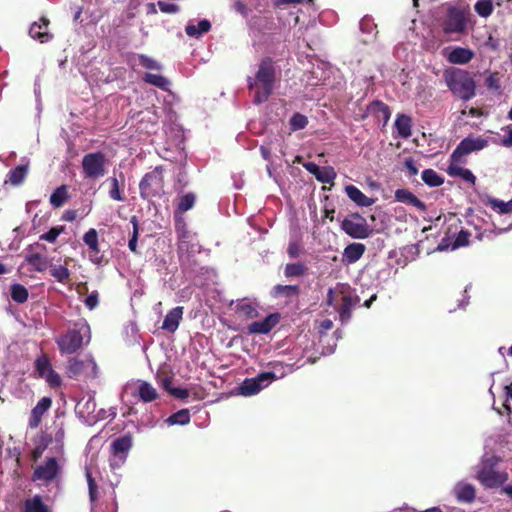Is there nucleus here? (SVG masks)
<instances>
[{
	"instance_id": "nucleus-15",
	"label": "nucleus",
	"mask_w": 512,
	"mask_h": 512,
	"mask_svg": "<svg viewBox=\"0 0 512 512\" xmlns=\"http://www.w3.org/2000/svg\"><path fill=\"white\" fill-rule=\"evenodd\" d=\"M442 54L448 62L458 65L469 63L475 55L471 49L464 47H447L443 49Z\"/></svg>"
},
{
	"instance_id": "nucleus-44",
	"label": "nucleus",
	"mask_w": 512,
	"mask_h": 512,
	"mask_svg": "<svg viewBox=\"0 0 512 512\" xmlns=\"http://www.w3.org/2000/svg\"><path fill=\"white\" fill-rule=\"evenodd\" d=\"M84 243L95 253L99 252L98 234L94 228L89 229L83 236Z\"/></svg>"
},
{
	"instance_id": "nucleus-8",
	"label": "nucleus",
	"mask_w": 512,
	"mask_h": 512,
	"mask_svg": "<svg viewBox=\"0 0 512 512\" xmlns=\"http://www.w3.org/2000/svg\"><path fill=\"white\" fill-rule=\"evenodd\" d=\"M469 24V11L458 7H451L447 11L442 28L444 33H463Z\"/></svg>"
},
{
	"instance_id": "nucleus-50",
	"label": "nucleus",
	"mask_w": 512,
	"mask_h": 512,
	"mask_svg": "<svg viewBox=\"0 0 512 512\" xmlns=\"http://www.w3.org/2000/svg\"><path fill=\"white\" fill-rule=\"evenodd\" d=\"M64 231V226H56L51 228L48 232L40 235V240L47 241L49 243H54L60 234Z\"/></svg>"
},
{
	"instance_id": "nucleus-30",
	"label": "nucleus",
	"mask_w": 512,
	"mask_h": 512,
	"mask_svg": "<svg viewBox=\"0 0 512 512\" xmlns=\"http://www.w3.org/2000/svg\"><path fill=\"white\" fill-rule=\"evenodd\" d=\"M96 402L92 396L82 398L76 405V412L83 418H95Z\"/></svg>"
},
{
	"instance_id": "nucleus-22",
	"label": "nucleus",
	"mask_w": 512,
	"mask_h": 512,
	"mask_svg": "<svg viewBox=\"0 0 512 512\" xmlns=\"http://www.w3.org/2000/svg\"><path fill=\"white\" fill-rule=\"evenodd\" d=\"M278 318L274 314H270L262 321H256L249 325L248 332L250 334H267L277 324Z\"/></svg>"
},
{
	"instance_id": "nucleus-3",
	"label": "nucleus",
	"mask_w": 512,
	"mask_h": 512,
	"mask_svg": "<svg viewBox=\"0 0 512 512\" xmlns=\"http://www.w3.org/2000/svg\"><path fill=\"white\" fill-rule=\"evenodd\" d=\"M91 338L90 326L84 320L75 324L73 329L56 339V343L62 354H73L82 347L84 343H89Z\"/></svg>"
},
{
	"instance_id": "nucleus-35",
	"label": "nucleus",
	"mask_w": 512,
	"mask_h": 512,
	"mask_svg": "<svg viewBox=\"0 0 512 512\" xmlns=\"http://www.w3.org/2000/svg\"><path fill=\"white\" fill-rule=\"evenodd\" d=\"M29 169V162L18 165L16 168L11 170L8 174L9 182L14 185H20L27 176Z\"/></svg>"
},
{
	"instance_id": "nucleus-14",
	"label": "nucleus",
	"mask_w": 512,
	"mask_h": 512,
	"mask_svg": "<svg viewBox=\"0 0 512 512\" xmlns=\"http://www.w3.org/2000/svg\"><path fill=\"white\" fill-rule=\"evenodd\" d=\"M36 370L39 374V376L51 386V387H57L61 384V378L58 373H56L48 358L46 356H41L37 358L36 360Z\"/></svg>"
},
{
	"instance_id": "nucleus-61",
	"label": "nucleus",
	"mask_w": 512,
	"mask_h": 512,
	"mask_svg": "<svg viewBox=\"0 0 512 512\" xmlns=\"http://www.w3.org/2000/svg\"><path fill=\"white\" fill-rule=\"evenodd\" d=\"M85 305L90 309H94L98 305V293L92 292L85 299Z\"/></svg>"
},
{
	"instance_id": "nucleus-48",
	"label": "nucleus",
	"mask_w": 512,
	"mask_h": 512,
	"mask_svg": "<svg viewBox=\"0 0 512 512\" xmlns=\"http://www.w3.org/2000/svg\"><path fill=\"white\" fill-rule=\"evenodd\" d=\"M308 124V119L305 115L295 113L290 119V129L297 131L304 129Z\"/></svg>"
},
{
	"instance_id": "nucleus-17",
	"label": "nucleus",
	"mask_w": 512,
	"mask_h": 512,
	"mask_svg": "<svg viewBox=\"0 0 512 512\" xmlns=\"http://www.w3.org/2000/svg\"><path fill=\"white\" fill-rule=\"evenodd\" d=\"M303 167L321 183L332 184L336 178V172L330 166L320 167L313 162H306Z\"/></svg>"
},
{
	"instance_id": "nucleus-9",
	"label": "nucleus",
	"mask_w": 512,
	"mask_h": 512,
	"mask_svg": "<svg viewBox=\"0 0 512 512\" xmlns=\"http://www.w3.org/2000/svg\"><path fill=\"white\" fill-rule=\"evenodd\" d=\"M162 168L156 167L151 172L145 174L139 184L140 195L143 199H149L160 194L163 190Z\"/></svg>"
},
{
	"instance_id": "nucleus-7",
	"label": "nucleus",
	"mask_w": 512,
	"mask_h": 512,
	"mask_svg": "<svg viewBox=\"0 0 512 512\" xmlns=\"http://www.w3.org/2000/svg\"><path fill=\"white\" fill-rule=\"evenodd\" d=\"M83 177L90 180H97L107 173V159L101 152H93L84 155L82 159Z\"/></svg>"
},
{
	"instance_id": "nucleus-62",
	"label": "nucleus",
	"mask_w": 512,
	"mask_h": 512,
	"mask_svg": "<svg viewBox=\"0 0 512 512\" xmlns=\"http://www.w3.org/2000/svg\"><path fill=\"white\" fill-rule=\"evenodd\" d=\"M503 130H506L508 132V135L501 140V144L504 147L510 148L512 147V128L510 126H507Z\"/></svg>"
},
{
	"instance_id": "nucleus-56",
	"label": "nucleus",
	"mask_w": 512,
	"mask_h": 512,
	"mask_svg": "<svg viewBox=\"0 0 512 512\" xmlns=\"http://www.w3.org/2000/svg\"><path fill=\"white\" fill-rule=\"evenodd\" d=\"M110 182H111V189L109 191V196L113 199V200H116V201H123V197L120 193V189H119V182H118V179L115 178V177H112L110 179Z\"/></svg>"
},
{
	"instance_id": "nucleus-40",
	"label": "nucleus",
	"mask_w": 512,
	"mask_h": 512,
	"mask_svg": "<svg viewBox=\"0 0 512 512\" xmlns=\"http://www.w3.org/2000/svg\"><path fill=\"white\" fill-rule=\"evenodd\" d=\"M11 298L16 303H24L27 301L29 293L26 287L21 284L15 283L10 288Z\"/></svg>"
},
{
	"instance_id": "nucleus-39",
	"label": "nucleus",
	"mask_w": 512,
	"mask_h": 512,
	"mask_svg": "<svg viewBox=\"0 0 512 512\" xmlns=\"http://www.w3.org/2000/svg\"><path fill=\"white\" fill-rule=\"evenodd\" d=\"M190 422V412L188 409H182L166 419V423L172 425H185Z\"/></svg>"
},
{
	"instance_id": "nucleus-5",
	"label": "nucleus",
	"mask_w": 512,
	"mask_h": 512,
	"mask_svg": "<svg viewBox=\"0 0 512 512\" xmlns=\"http://www.w3.org/2000/svg\"><path fill=\"white\" fill-rule=\"evenodd\" d=\"M498 458L494 455H485L476 470L477 480L486 488H493L502 485L507 481L508 475L494 469Z\"/></svg>"
},
{
	"instance_id": "nucleus-51",
	"label": "nucleus",
	"mask_w": 512,
	"mask_h": 512,
	"mask_svg": "<svg viewBox=\"0 0 512 512\" xmlns=\"http://www.w3.org/2000/svg\"><path fill=\"white\" fill-rule=\"evenodd\" d=\"M139 65L143 66L146 69L149 70H160L161 65L154 59L145 56V55H138L137 56Z\"/></svg>"
},
{
	"instance_id": "nucleus-58",
	"label": "nucleus",
	"mask_w": 512,
	"mask_h": 512,
	"mask_svg": "<svg viewBox=\"0 0 512 512\" xmlns=\"http://www.w3.org/2000/svg\"><path fill=\"white\" fill-rule=\"evenodd\" d=\"M131 222L133 223V235L129 240L128 247L132 252L137 250V236H138V225L135 217H132Z\"/></svg>"
},
{
	"instance_id": "nucleus-64",
	"label": "nucleus",
	"mask_w": 512,
	"mask_h": 512,
	"mask_svg": "<svg viewBox=\"0 0 512 512\" xmlns=\"http://www.w3.org/2000/svg\"><path fill=\"white\" fill-rule=\"evenodd\" d=\"M333 327V322L330 319H325L320 322L319 324V332L320 334H323L329 330H331Z\"/></svg>"
},
{
	"instance_id": "nucleus-19",
	"label": "nucleus",
	"mask_w": 512,
	"mask_h": 512,
	"mask_svg": "<svg viewBox=\"0 0 512 512\" xmlns=\"http://www.w3.org/2000/svg\"><path fill=\"white\" fill-rule=\"evenodd\" d=\"M342 229L345 231L346 234L350 235L353 238L363 239L368 236L367 225L362 219L358 221L345 219L342 222Z\"/></svg>"
},
{
	"instance_id": "nucleus-52",
	"label": "nucleus",
	"mask_w": 512,
	"mask_h": 512,
	"mask_svg": "<svg viewBox=\"0 0 512 512\" xmlns=\"http://www.w3.org/2000/svg\"><path fill=\"white\" fill-rule=\"evenodd\" d=\"M360 29L363 33L374 35L376 25L370 16H364L360 21Z\"/></svg>"
},
{
	"instance_id": "nucleus-60",
	"label": "nucleus",
	"mask_w": 512,
	"mask_h": 512,
	"mask_svg": "<svg viewBox=\"0 0 512 512\" xmlns=\"http://www.w3.org/2000/svg\"><path fill=\"white\" fill-rule=\"evenodd\" d=\"M486 86L492 90L500 89V82L496 74H490L485 81Z\"/></svg>"
},
{
	"instance_id": "nucleus-6",
	"label": "nucleus",
	"mask_w": 512,
	"mask_h": 512,
	"mask_svg": "<svg viewBox=\"0 0 512 512\" xmlns=\"http://www.w3.org/2000/svg\"><path fill=\"white\" fill-rule=\"evenodd\" d=\"M487 204L495 212L494 216H491L494 232L501 234L508 232L512 229V199L508 202L489 197Z\"/></svg>"
},
{
	"instance_id": "nucleus-53",
	"label": "nucleus",
	"mask_w": 512,
	"mask_h": 512,
	"mask_svg": "<svg viewBox=\"0 0 512 512\" xmlns=\"http://www.w3.org/2000/svg\"><path fill=\"white\" fill-rule=\"evenodd\" d=\"M303 252V247L301 243L297 239H291L288 248L287 253L290 258H297L301 255Z\"/></svg>"
},
{
	"instance_id": "nucleus-13",
	"label": "nucleus",
	"mask_w": 512,
	"mask_h": 512,
	"mask_svg": "<svg viewBox=\"0 0 512 512\" xmlns=\"http://www.w3.org/2000/svg\"><path fill=\"white\" fill-rule=\"evenodd\" d=\"M489 140L483 137H467L464 138L451 154L453 161H461V159L476 151H480L487 147Z\"/></svg>"
},
{
	"instance_id": "nucleus-23",
	"label": "nucleus",
	"mask_w": 512,
	"mask_h": 512,
	"mask_svg": "<svg viewBox=\"0 0 512 512\" xmlns=\"http://www.w3.org/2000/svg\"><path fill=\"white\" fill-rule=\"evenodd\" d=\"M460 161H453L451 158V163L448 166L447 172L451 177H459L463 181L474 185L476 182V177L474 174L467 168L462 167Z\"/></svg>"
},
{
	"instance_id": "nucleus-4",
	"label": "nucleus",
	"mask_w": 512,
	"mask_h": 512,
	"mask_svg": "<svg viewBox=\"0 0 512 512\" xmlns=\"http://www.w3.org/2000/svg\"><path fill=\"white\" fill-rule=\"evenodd\" d=\"M443 78L452 93L461 99L469 100L475 95V82L466 71L449 68L444 71Z\"/></svg>"
},
{
	"instance_id": "nucleus-1",
	"label": "nucleus",
	"mask_w": 512,
	"mask_h": 512,
	"mask_svg": "<svg viewBox=\"0 0 512 512\" xmlns=\"http://www.w3.org/2000/svg\"><path fill=\"white\" fill-rule=\"evenodd\" d=\"M359 300L355 291L348 284L344 283H338L330 288L327 293V304L338 311L342 323L350 320L352 309Z\"/></svg>"
},
{
	"instance_id": "nucleus-57",
	"label": "nucleus",
	"mask_w": 512,
	"mask_h": 512,
	"mask_svg": "<svg viewBox=\"0 0 512 512\" xmlns=\"http://www.w3.org/2000/svg\"><path fill=\"white\" fill-rule=\"evenodd\" d=\"M127 456L122 454L113 453L110 458V467L115 470L120 468L126 461Z\"/></svg>"
},
{
	"instance_id": "nucleus-54",
	"label": "nucleus",
	"mask_w": 512,
	"mask_h": 512,
	"mask_svg": "<svg viewBox=\"0 0 512 512\" xmlns=\"http://www.w3.org/2000/svg\"><path fill=\"white\" fill-rule=\"evenodd\" d=\"M87 483H88V489H89V498L92 503H94L97 499V485L92 478V475L88 468H86L85 471Z\"/></svg>"
},
{
	"instance_id": "nucleus-2",
	"label": "nucleus",
	"mask_w": 512,
	"mask_h": 512,
	"mask_svg": "<svg viewBox=\"0 0 512 512\" xmlns=\"http://www.w3.org/2000/svg\"><path fill=\"white\" fill-rule=\"evenodd\" d=\"M275 71L269 60L260 63L255 78H248V86L254 91V102H265L274 89Z\"/></svg>"
},
{
	"instance_id": "nucleus-47",
	"label": "nucleus",
	"mask_w": 512,
	"mask_h": 512,
	"mask_svg": "<svg viewBox=\"0 0 512 512\" xmlns=\"http://www.w3.org/2000/svg\"><path fill=\"white\" fill-rule=\"evenodd\" d=\"M195 204V195L193 193H187L183 195L178 202L177 210L181 213L190 210Z\"/></svg>"
},
{
	"instance_id": "nucleus-49",
	"label": "nucleus",
	"mask_w": 512,
	"mask_h": 512,
	"mask_svg": "<svg viewBox=\"0 0 512 512\" xmlns=\"http://www.w3.org/2000/svg\"><path fill=\"white\" fill-rule=\"evenodd\" d=\"M97 375V364L91 356L84 358V376L94 378Z\"/></svg>"
},
{
	"instance_id": "nucleus-37",
	"label": "nucleus",
	"mask_w": 512,
	"mask_h": 512,
	"mask_svg": "<svg viewBox=\"0 0 512 512\" xmlns=\"http://www.w3.org/2000/svg\"><path fill=\"white\" fill-rule=\"evenodd\" d=\"M144 82L156 86L164 91H167L170 86V81L159 74L146 73L143 76Z\"/></svg>"
},
{
	"instance_id": "nucleus-55",
	"label": "nucleus",
	"mask_w": 512,
	"mask_h": 512,
	"mask_svg": "<svg viewBox=\"0 0 512 512\" xmlns=\"http://www.w3.org/2000/svg\"><path fill=\"white\" fill-rule=\"evenodd\" d=\"M297 291L298 287L293 285H277L274 287L275 296L295 294Z\"/></svg>"
},
{
	"instance_id": "nucleus-11",
	"label": "nucleus",
	"mask_w": 512,
	"mask_h": 512,
	"mask_svg": "<svg viewBox=\"0 0 512 512\" xmlns=\"http://www.w3.org/2000/svg\"><path fill=\"white\" fill-rule=\"evenodd\" d=\"M131 395L138 397L142 402H151L158 397L156 389L148 382L135 380L127 383L124 388L123 397Z\"/></svg>"
},
{
	"instance_id": "nucleus-18",
	"label": "nucleus",
	"mask_w": 512,
	"mask_h": 512,
	"mask_svg": "<svg viewBox=\"0 0 512 512\" xmlns=\"http://www.w3.org/2000/svg\"><path fill=\"white\" fill-rule=\"evenodd\" d=\"M470 234L467 231L461 230L454 240L449 237L443 238L437 246L438 251L456 250L460 247L467 246L469 243Z\"/></svg>"
},
{
	"instance_id": "nucleus-12",
	"label": "nucleus",
	"mask_w": 512,
	"mask_h": 512,
	"mask_svg": "<svg viewBox=\"0 0 512 512\" xmlns=\"http://www.w3.org/2000/svg\"><path fill=\"white\" fill-rule=\"evenodd\" d=\"M276 378L273 372H264L254 378L246 379L240 385L239 393L243 396L255 395L270 385Z\"/></svg>"
},
{
	"instance_id": "nucleus-10",
	"label": "nucleus",
	"mask_w": 512,
	"mask_h": 512,
	"mask_svg": "<svg viewBox=\"0 0 512 512\" xmlns=\"http://www.w3.org/2000/svg\"><path fill=\"white\" fill-rule=\"evenodd\" d=\"M61 472L59 461L54 458H48L44 463L38 465L32 475V480L39 485H47L56 480Z\"/></svg>"
},
{
	"instance_id": "nucleus-36",
	"label": "nucleus",
	"mask_w": 512,
	"mask_h": 512,
	"mask_svg": "<svg viewBox=\"0 0 512 512\" xmlns=\"http://www.w3.org/2000/svg\"><path fill=\"white\" fill-rule=\"evenodd\" d=\"M24 512H50V509L44 504L41 496L35 495L25 501Z\"/></svg>"
},
{
	"instance_id": "nucleus-42",
	"label": "nucleus",
	"mask_w": 512,
	"mask_h": 512,
	"mask_svg": "<svg viewBox=\"0 0 512 512\" xmlns=\"http://www.w3.org/2000/svg\"><path fill=\"white\" fill-rule=\"evenodd\" d=\"M68 375L69 377L84 375V358H72L69 360Z\"/></svg>"
},
{
	"instance_id": "nucleus-31",
	"label": "nucleus",
	"mask_w": 512,
	"mask_h": 512,
	"mask_svg": "<svg viewBox=\"0 0 512 512\" xmlns=\"http://www.w3.org/2000/svg\"><path fill=\"white\" fill-rule=\"evenodd\" d=\"M454 492L457 499L461 502L470 503L475 498V489L473 485L468 483L459 482L455 485Z\"/></svg>"
},
{
	"instance_id": "nucleus-21",
	"label": "nucleus",
	"mask_w": 512,
	"mask_h": 512,
	"mask_svg": "<svg viewBox=\"0 0 512 512\" xmlns=\"http://www.w3.org/2000/svg\"><path fill=\"white\" fill-rule=\"evenodd\" d=\"M236 314L245 319H252L258 316L257 303L254 300L244 298L235 303Z\"/></svg>"
},
{
	"instance_id": "nucleus-16",
	"label": "nucleus",
	"mask_w": 512,
	"mask_h": 512,
	"mask_svg": "<svg viewBox=\"0 0 512 512\" xmlns=\"http://www.w3.org/2000/svg\"><path fill=\"white\" fill-rule=\"evenodd\" d=\"M366 116L373 117L378 125L385 127L390 119L391 112L385 103L374 101L367 107Z\"/></svg>"
},
{
	"instance_id": "nucleus-27",
	"label": "nucleus",
	"mask_w": 512,
	"mask_h": 512,
	"mask_svg": "<svg viewBox=\"0 0 512 512\" xmlns=\"http://www.w3.org/2000/svg\"><path fill=\"white\" fill-rule=\"evenodd\" d=\"M183 316V307H175L170 310L164 318L162 329L168 332H174L177 330L180 320Z\"/></svg>"
},
{
	"instance_id": "nucleus-63",
	"label": "nucleus",
	"mask_w": 512,
	"mask_h": 512,
	"mask_svg": "<svg viewBox=\"0 0 512 512\" xmlns=\"http://www.w3.org/2000/svg\"><path fill=\"white\" fill-rule=\"evenodd\" d=\"M170 393L179 399H185L189 395V392L182 388H172L170 389Z\"/></svg>"
},
{
	"instance_id": "nucleus-46",
	"label": "nucleus",
	"mask_w": 512,
	"mask_h": 512,
	"mask_svg": "<svg viewBox=\"0 0 512 512\" xmlns=\"http://www.w3.org/2000/svg\"><path fill=\"white\" fill-rule=\"evenodd\" d=\"M306 267L302 263H289L285 266L284 274L286 277H299L304 275Z\"/></svg>"
},
{
	"instance_id": "nucleus-33",
	"label": "nucleus",
	"mask_w": 512,
	"mask_h": 512,
	"mask_svg": "<svg viewBox=\"0 0 512 512\" xmlns=\"http://www.w3.org/2000/svg\"><path fill=\"white\" fill-rule=\"evenodd\" d=\"M394 125L400 137L406 139L411 136L412 120L409 116L405 114L397 115Z\"/></svg>"
},
{
	"instance_id": "nucleus-38",
	"label": "nucleus",
	"mask_w": 512,
	"mask_h": 512,
	"mask_svg": "<svg viewBox=\"0 0 512 512\" xmlns=\"http://www.w3.org/2000/svg\"><path fill=\"white\" fill-rule=\"evenodd\" d=\"M26 262L36 271L43 272L48 268V262L45 257L39 253H32L25 257Z\"/></svg>"
},
{
	"instance_id": "nucleus-34",
	"label": "nucleus",
	"mask_w": 512,
	"mask_h": 512,
	"mask_svg": "<svg viewBox=\"0 0 512 512\" xmlns=\"http://www.w3.org/2000/svg\"><path fill=\"white\" fill-rule=\"evenodd\" d=\"M211 28V24L208 20H200L197 24L188 23L185 27V32L189 37L199 38L204 33H207Z\"/></svg>"
},
{
	"instance_id": "nucleus-45",
	"label": "nucleus",
	"mask_w": 512,
	"mask_h": 512,
	"mask_svg": "<svg viewBox=\"0 0 512 512\" xmlns=\"http://www.w3.org/2000/svg\"><path fill=\"white\" fill-rule=\"evenodd\" d=\"M474 8L479 16L487 18L493 12L492 0H478Z\"/></svg>"
},
{
	"instance_id": "nucleus-32",
	"label": "nucleus",
	"mask_w": 512,
	"mask_h": 512,
	"mask_svg": "<svg viewBox=\"0 0 512 512\" xmlns=\"http://www.w3.org/2000/svg\"><path fill=\"white\" fill-rule=\"evenodd\" d=\"M132 436L130 434L123 435L115 439L111 444V450L113 453L122 454L128 456V452L132 447Z\"/></svg>"
},
{
	"instance_id": "nucleus-20",
	"label": "nucleus",
	"mask_w": 512,
	"mask_h": 512,
	"mask_svg": "<svg viewBox=\"0 0 512 512\" xmlns=\"http://www.w3.org/2000/svg\"><path fill=\"white\" fill-rule=\"evenodd\" d=\"M52 400L50 397L41 398L36 406L32 409L30 419H29V427L34 429L37 428L40 423L42 416L48 411L51 407Z\"/></svg>"
},
{
	"instance_id": "nucleus-59",
	"label": "nucleus",
	"mask_w": 512,
	"mask_h": 512,
	"mask_svg": "<svg viewBox=\"0 0 512 512\" xmlns=\"http://www.w3.org/2000/svg\"><path fill=\"white\" fill-rule=\"evenodd\" d=\"M158 7L161 12L168 13V14H174L179 11L178 5L174 3H169L165 1H158Z\"/></svg>"
},
{
	"instance_id": "nucleus-26",
	"label": "nucleus",
	"mask_w": 512,
	"mask_h": 512,
	"mask_svg": "<svg viewBox=\"0 0 512 512\" xmlns=\"http://www.w3.org/2000/svg\"><path fill=\"white\" fill-rule=\"evenodd\" d=\"M345 192L348 198L358 206L369 207L375 203L373 198L367 197L354 185H347L345 187Z\"/></svg>"
},
{
	"instance_id": "nucleus-24",
	"label": "nucleus",
	"mask_w": 512,
	"mask_h": 512,
	"mask_svg": "<svg viewBox=\"0 0 512 512\" xmlns=\"http://www.w3.org/2000/svg\"><path fill=\"white\" fill-rule=\"evenodd\" d=\"M29 34L41 43L48 42L51 39V35L48 33V20L42 18L39 22H34L29 29Z\"/></svg>"
},
{
	"instance_id": "nucleus-28",
	"label": "nucleus",
	"mask_w": 512,
	"mask_h": 512,
	"mask_svg": "<svg viewBox=\"0 0 512 512\" xmlns=\"http://www.w3.org/2000/svg\"><path fill=\"white\" fill-rule=\"evenodd\" d=\"M395 199L399 202L411 205L420 211H425L426 205L407 189H397Z\"/></svg>"
},
{
	"instance_id": "nucleus-25",
	"label": "nucleus",
	"mask_w": 512,
	"mask_h": 512,
	"mask_svg": "<svg viewBox=\"0 0 512 512\" xmlns=\"http://www.w3.org/2000/svg\"><path fill=\"white\" fill-rule=\"evenodd\" d=\"M50 275L59 283L66 284L70 280V270L68 269V261L65 260L64 264L50 263L48 265Z\"/></svg>"
},
{
	"instance_id": "nucleus-29",
	"label": "nucleus",
	"mask_w": 512,
	"mask_h": 512,
	"mask_svg": "<svg viewBox=\"0 0 512 512\" xmlns=\"http://www.w3.org/2000/svg\"><path fill=\"white\" fill-rule=\"evenodd\" d=\"M365 246L362 243H352L343 252V261L349 264L357 262L364 254Z\"/></svg>"
},
{
	"instance_id": "nucleus-43",
	"label": "nucleus",
	"mask_w": 512,
	"mask_h": 512,
	"mask_svg": "<svg viewBox=\"0 0 512 512\" xmlns=\"http://www.w3.org/2000/svg\"><path fill=\"white\" fill-rule=\"evenodd\" d=\"M67 199V189L65 186L58 187L50 196V203L54 207H61Z\"/></svg>"
},
{
	"instance_id": "nucleus-41",
	"label": "nucleus",
	"mask_w": 512,
	"mask_h": 512,
	"mask_svg": "<svg viewBox=\"0 0 512 512\" xmlns=\"http://www.w3.org/2000/svg\"><path fill=\"white\" fill-rule=\"evenodd\" d=\"M422 180L430 187H438L443 184V178L433 169H426L422 172Z\"/></svg>"
}]
</instances>
